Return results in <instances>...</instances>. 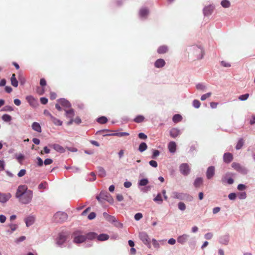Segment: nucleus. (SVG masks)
Wrapping results in <instances>:
<instances>
[{
  "label": "nucleus",
  "instance_id": "f257e3e1",
  "mask_svg": "<svg viewBox=\"0 0 255 255\" xmlns=\"http://www.w3.org/2000/svg\"><path fill=\"white\" fill-rule=\"evenodd\" d=\"M15 197L21 204H28L32 200L33 192L31 190H28L26 185H21L19 186L17 189Z\"/></svg>",
  "mask_w": 255,
  "mask_h": 255
},
{
  "label": "nucleus",
  "instance_id": "f03ea898",
  "mask_svg": "<svg viewBox=\"0 0 255 255\" xmlns=\"http://www.w3.org/2000/svg\"><path fill=\"white\" fill-rule=\"evenodd\" d=\"M188 57L196 60H200L203 58L204 52L201 46L194 45L189 46L186 49Z\"/></svg>",
  "mask_w": 255,
  "mask_h": 255
},
{
  "label": "nucleus",
  "instance_id": "7ed1b4c3",
  "mask_svg": "<svg viewBox=\"0 0 255 255\" xmlns=\"http://www.w3.org/2000/svg\"><path fill=\"white\" fill-rule=\"evenodd\" d=\"M171 196L174 199H178L181 200H186L188 201H191L193 200V197L191 196L184 193H180L175 191L173 192L172 193Z\"/></svg>",
  "mask_w": 255,
  "mask_h": 255
},
{
  "label": "nucleus",
  "instance_id": "20e7f679",
  "mask_svg": "<svg viewBox=\"0 0 255 255\" xmlns=\"http://www.w3.org/2000/svg\"><path fill=\"white\" fill-rule=\"evenodd\" d=\"M73 242L76 244H80L86 240L85 235L80 231H76L73 234Z\"/></svg>",
  "mask_w": 255,
  "mask_h": 255
},
{
  "label": "nucleus",
  "instance_id": "39448f33",
  "mask_svg": "<svg viewBox=\"0 0 255 255\" xmlns=\"http://www.w3.org/2000/svg\"><path fill=\"white\" fill-rule=\"evenodd\" d=\"M232 167L237 171L243 175H246L249 172L247 168L238 163L233 162L232 164Z\"/></svg>",
  "mask_w": 255,
  "mask_h": 255
},
{
  "label": "nucleus",
  "instance_id": "423d86ee",
  "mask_svg": "<svg viewBox=\"0 0 255 255\" xmlns=\"http://www.w3.org/2000/svg\"><path fill=\"white\" fill-rule=\"evenodd\" d=\"M68 218L66 213L58 212L53 216V220L57 223H60L65 221Z\"/></svg>",
  "mask_w": 255,
  "mask_h": 255
},
{
  "label": "nucleus",
  "instance_id": "0eeeda50",
  "mask_svg": "<svg viewBox=\"0 0 255 255\" xmlns=\"http://www.w3.org/2000/svg\"><path fill=\"white\" fill-rule=\"evenodd\" d=\"M139 238L143 243L148 248L150 247V240L147 234L145 232H141L139 233Z\"/></svg>",
  "mask_w": 255,
  "mask_h": 255
},
{
  "label": "nucleus",
  "instance_id": "6e6552de",
  "mask_svg": "<svg viewBox=\"0 0 255 255\" xmlns=\"http://www.w3.org/2000/svg\"><path fill=\"white\" fill-rule=\"evenodd\" d=\"M179 168L180 173L184 176H187L189 174L191 171L189 164L186 163L180 164Z\"/></svg>",
  "mask_w": 255,
  "mask_h": 255
},
{
  "label": "nucleus",
  "instance_id": "1a4fd4ad",
  "mask_svg": "<svg viewBox=\"0 0 255 255\" xmlns=\"http://www.w3.org/2000/svg\"><path fill=\"white\" fill-rule=\"evenodd\" d=\"M67 240V235L64 233H60L56 238V243L60 247H62Z\"/></svg>",
  "mask_w": 255,
  "mask_h": 255
},
{
  "label": "nucleus",
  "instance_id": "9d476101",
  "mask_svg": "<svg viewBox=\"0 0 255 255\" xmlns=\"http://www.w3.org/2000/svg\"><path fill=\"white\" fill-rule=\"evenodd\" d=\"M100 197L103 200H106L111 204L114 203L113 198L111 197L110 194L107 191L101 192Z\"/></svg>",
  "mask_w": 255,
  "mask_h": 255
},
{
  "label": "nucleus",
  "instance_id": "9b49d317",
  "mask_svg": "<svg viewBox=\"0 0 255 255\" xmlns=\"http://www.w3.org/2000/svg\"><path fill=\"white\" fill-rule=\"evenodd\" d=\"M215 173V168L213 166H209L206 171V177L208 179H212Z\"/></svg>",
  "mask_w": 255,
  "mask_h": 255
},
{
  "label": "nucleus",
  "instance_id": "f8f14e48",
  "mask_svg": "<svg viewBox=\"0 0 255 255\" xmlns=\"http://www.w3.org/2000/svg\"><path fill=\"white\" fill-rule=\"evenodd\" d=\"M189 238V235L184 234L178 236L177 239V241L178 243L181 245H184L187 242Z\"/></svg>",
  "mask_w": 255,
  "mask_h": 255
},
{
  "label": "nucleus",
  "instance_id": "ddd939ff",
  "mask_svg": "<svg viewBox=\"0 0 255 255\" xmlns=\"http://www.w3.org/2000/svg\"><path fill=\"white\" fill-rule=\"evenodd\" d=\"M230 175V173H226L222 178L221 181L223 183L227 182L228 184H232L234 181V179L229 177Z\"/></svg>",
  "mask_w": 255,
  "mask_h": 255
},
{
  "label": "nucleus",
  "instance_id": "4468645a",
  "mask_svg": "<svg viewBox=\"0 0 255 255\" xmlns=\"http://www.w3.org/2000/svg\"><path fill=\"white\" fill-rule=\"evenodd\" d=\"M214 8V6L212 5L205 6L203 9L204 15L205 16L210 15L213 13Z\"/></svg>",
  "mask_w": 255,
  "mask_h": 255
},
{
  "label": "nucleus",
  "instance_id": "2eb2a0df",
  "mask_svg": "<svg viewBox=\"0 0 255 255\" xmlns=\"http://www.w3.org/2000/svg\"><path fill=\"white\" fill-rule=\"evenodd\" d=\"M11 197V195L9 193H2L0 192V202L5 203Z\"/></svg>",
  "mask_w": 255,
  "mask_h": 255
},
{
  "label": "nucleus",
  "instance_id": "dca6fc26",
  "mask_svg": "<svg viewBox=\"0 0 255 255\" xmlns=\"http://www.w3.org/2000/svg\"><path fill=\"white\" fill-rule=\"evenodd\" d=\"M149 13L148 9L146 7L141 8L139 12V15L140 18L145 19Z\"/></svg>",
  "mask_w": 255,
  "mask_h": 255
},
{
  "label": "nucleus",
  "instance_id": "f3484780",
  "mask_svg": "<svg viewBox=\"0 0 255 255\" xmlns=\"http://www.w3.org/2000/svg\"><path fill=\"white\" fill-rule=\"evenodd\" d=\"M181 133L180 129L177 128H173L170 131V135L173 138H175Z\"/></svg>",
  "mask_w": 255,
  "mask_h": 255
},
{
  "label": "nucleus",
  "instance_id": "a211bd4d",
  "mask_svg": "<svg viewBox=\"0 0 255 255\" xmlns=\"http://www.w3.org/2000/svg\"><path fill=\"white\" fill-rule=\"evenodd\" d=\"M165 65V61L163 59H158L154 63V66L157 68L163 67Z\"/></svg>",
  "mask_w": 255,
  "mask_h": 255
},
{
  "label": "nucleus",
  "instance_id": "6ab92c4d",
  "mask_svg": "<svg viewBox=\"0 0 255 255\" xmlns=\"http://www.w3.org/2000/svg\"><path fill=\"white\" fill-rule=\"evenodd\" d=\"M224 161L226 163H230L233 158V155L229 152L225 153L223 156Z\"/></svg>",
  "mask_w": 255,
  "mask_h": 255
},
{
  "label": "nucleus",
  "instance_id": "aec40b11",
  "mask_svg": "<svg viewBox=\"0 0 255 255\" xmlns=\"http://www.w3.org/2000/svg\"><path fill=\"white\" fill-rule=\"evenodd\" d=\"M129 133L127 132H115L114 133L106 134H104L103 136H117L119 137H122L124 136H128Z\"/></svg>",
  "mask_w": 255,
  "mask_h": 255
},
{
  "label": "nucleus",
  "instance_id": "412c9836",
  "mask_svg": "<svg viewBox=\"0 0 255 255\" xmlns=\"http://www.w3.org/2000/svg\"><path fill=\"white\" fill-rule=\"evenodd\" d=\"M168 146V149L171 153H174L175 152L176 150V144L174 141H170Z\"/></svg>",
  "mask_w": 255,
  "mask_h": 255
},
{
  "label": "nucleus",
  "instance_id": "4be33fe9",
  "mask_svg": "<svg viewBox=\"0 0 255 255\" xmlns=\"http://www.w3.org/2000/svg\"><path fill=\"white\" fill-rule=\"evenodd\" d=\"M25 222L27 227H29L32 225L34 222V218L32 216L27 217L25 219Z\"/></svg>",
  "mask_w": 255,
  "mask_h": 255
},
{
  "label": "nucleus",
  "instance_id": "5701e85b",
  "mask_svg": "<svg viewBox=\"0 0 255 255\" xmlns=\"http://www.w3.org/2000/svg\"><path fill=\"white\" fill-rule=\"evenodd\" d=\"M32 128L34 131H36L38 132H41V128L40 124L37 122H34L32 123L31 126Z\"/></svg>",
  "mask_w": 255,
  "mask_h": 255
},
{
  "label": "nucleus",
  "instance_id": "b1692460",
  "mask_svg": "<svg viewBox=\"0 0 255 255\" xmlns=\"http://www.w3.org/2000/svg\"><path fill=\"white\" fill-rule=\"evenodd\" d=\"M58 102L63 106L65 108H70L71 104L70 102L65 99H61L58 100Z\"/></svg>",
  "mask_w": 255,
  "mask_h": 255
},
{
  "label": "nucleus",
  "instance_id": "393cba45",
  "mask_svg": "<svg viewBox=\"0 0 255 255\" xmlns=\"http://www.w3.org/2000/svg\"><path fill=\"white\" fill-rule=\"evenodd\" d=\"M65 115L67 118L72 119L74 116L75 113L73 109L65 110Z\"/></svg>",
  "mask_w": 255,
  "mask_h": 255
},
{
  "label": "nucleus",
  "instance_id": "a878e982",
  "mask_svg": "<svg viewBox=\"0 0 255 255\" xmlns=\"http://www.w3.org/2000/svg\"><path fill=\"white\" fill-rule=\"evenodd\" d=\"M229 237L228 235L222 236L220 239V243L223 245H227L229 243Z\"/></svg>",
  "mask_w": 255,
  "mask_h": 255
},
{
  "label": "nucleus",
  "instance_id": "bb28decb",
  "mask_svg": "<svg viewBox=\"0 0 255 255\" xmlns=\"http://www.w3.org/2000/svg\"><path fill=\"white\" fill-rule=\"evenodd\" d=\"M98 175L101 177H104L106 176L105 170L102 167H98Z\"/></svg>",
  "mask_w": 255,
  "mask_h": 255
},
{
  "label": "nucleus",
  "instance_id": "cd10ccee",
  "mask_svg": "<svg viewBox=\"0 0 255 255\" xmlns=\"http://www.w3.org/2000/svg\"><path fill=\"white\" fill-rule=\"evenodd\" d=\"M50 120L56 126H61L62 125V122L61 121L53 116H51Z\"/></svg>",
  "mask_w": 255,
  "mask_h": 255
},
{
  "label": "nucleus",
  "instance_id": "c85d7f7f",
  "mask_svg": "<svg viewBox=\"0 0 255 255\" xmlns=\"http://www.w3.org/2000/svg\"><path fill=\"white\" fill-rule=\"evenodd\" d=\"M168 51V47L166 45L160 46L157 49V52L159 54H163Z\"/></svg>",
  "mask_w": 255,
  "mask_h": 255
},
{
  "label": "nucleus",
  "instance_id": "c756f323",
  "mask_svg": "<svg viewBox=\"0 0 255 255\" xmlns=\"http://www.w3.org/2000/svg\"><path fill=\"white\" fill-rule=\"evenodd\" d=\"M109 238V235L105 234H101L99 236H97V239L99 241H104L108 240Z\"/></svg>",
  "mask_w": 255,
  "mask_h": 255
},
{
  "label": "nucleus",
  "instance_id": "7c9ffc66",
  "mask_svg": "<svg viewBox=\"0 0 255 255\" xmlns=\"http://www.w3.org/2000/svg\"><path fill=\"white\" fill-rule=\"evenodd\" d=\"M10 81H11V84L13 86H14L15 87H17L18 81L16 80V78H15V74H13L12 75V76L10 78Z\"/></svg>",
  "mask_w": 255,
  "mask_h": 255
},
{
  "label": "nucleus",
  "instance_id": "2f4dec72",
  "mask_svg": "<svg viewBox=\"0 0 255 255\" xmlns=\"http://www.w3.org/2000/svg\"><path fill=\"white\" fill-rule=\"evenodd\" d=\"M86 239L93 240L97 238V235L94 232H90L85 235Z\"/></svg>",
  "mask_w": 255,
  "mask_h": 255
},
{
  "label": "nucleus",
  "instance_id": "473e14b6",
  "mask_svg": "<svg viewBox=\"0 0 255 255\" xmlns=\"http://www.w3.org/2000/svg\"><path fill=\"white\" fill-rule=\"evenodd\" d=\"M203 182V179L201 177L197 178L194 182V185L195 187H199Z\"/></svg>",
  "mask_w": 255,
  "mask_h": 255
},
{
  "label": "nucleus",
  "instance_id": "72a5a7b5",
  "mask_svg": "<svg viewBox=\"0 0 255 255\" xmlns=\"http://www.w3.org/2000/svg\"><path fill=\"white\" fill-rule=\"evenodd\" d=\"M153 201L159 204L162 203L163 200L160 193H158L157 196L153 199Z\"/></svg>",
  "mask_w": 255,
  "mask_h": 255
},
{
  "label": "nucleus",
  "instance_id": "f704fd0d",
  "mask_svg": "<svg viewBox=\"0 0 255 255\" xmlns=\"http://www.w3.org/2000/svg\"><path fill=\"white\" fill-rule=\"evenodd\" d=\"M182 119V116L179 114H176L173 117V122L175 123L180 122Z\"/></svg>",
  "mask_w": 255,
  "mask_h": 255
},
{
  "label": "nucleus",
  "instance_id": "c9c22d12",
  "mask_svg": "<svg viewBox=\"0 0 255 255\" xmlns=\"http://www.w3.org/2000/svg\"><path fill=\"white\" fill-rule=\"evenodd\" d=\"M53 148L56 151L60 152H63L64 149L63 147L58 144H54L53 145Z\"/></svg>",
  "mask_w": 255,
  "mask_h": 255
},
{
  "label": "nucleus",
  "instance_id": "e433bc0d",
  "mask_svg": "<svg viewBox=\"0 0 255 255\" xmlns=\"http://www.w3.org/2000/svg\"><path fill=\"white\" fill-rule=\"evenodd\" d=\"M221 4L224 8H229L231 6V2L228 0H223Z\"/></svg>",
  "mask_w": 255,
  "mask_h": 255
},
{
  "label": "nucleus",
  "instance_id": "4c0bfd02",
  "mask_svg": "<svg viewBox=\"0 0 255 255\" xmlns=\"http://www.w3.org/2000/svg\"><path fill=\"white\" fill-rule=\"evenodd\" d=\"M108 121V119L106 117L102 116L97 119V122L101 124H104Z\"/></svg>",
  "mask_w": 255,
  "mask_h": 255
},
{
  "label": "nucleus",
  "instance_id": "58836bf2",
  "mask_svg": "<svg viewBox=\"0 0 255 255\" xmlns=\"http://www.w3.org/2000/svg\"><path fill=\"white\" fill-rule=\"evenodd\" d=\"M148 182V180L147 178H143L139 180L138 184L139 186H146Z\"/></svg>",
  "mask_w": 255,
  "mask_h": 255
},
{
  "label": "nucleus",
  "instance_id": "ea45409f",
  "mask_svg": "<svg viewBox=\"0 0 255 255\" xmlns=\"http://www.w3.org/2000/svg\"><path fill=\"white\" fill-rule=\"evenodd\" d=\"M147 148V146L145 142H141L138 148V150L140 152H142L145 151Z\"/></svg>",
  "mask_w": 255,
  "mask_h": 255
},
{
  "label": "nucleus",
  "instance_id": "a19ab883",
  "mask_svg": "<svg viewBox=\"0 0 255 255\" xmlns=\"http://www.w3.org/2000/svg\"><path fill=\"white\" fill-rule=\"evenodd\" d=\"M244 144V139L243 138H240L238 140L237 144L236 146V149L239 150V149H241L242 147V146H243Z\"/></svg>",
  "mask_w": 255,
  "mask_h": 255
},
{
  "label": "nucleus",
  "instance_id": "79ce46f5",
  "mask_svg": "<svg viewBox=\"0 0 255 255\" xmlns=\"http://www.w3.org/2000/svg\"><path fill=\"white\" fill-rule=\"evenodd\" d=\"M15 158H16V159L17 160L18 162L20 164H22V160L24 158V156L23 154L20 153V154H16L15 155Z\"/></svg>",
  "mask_w": 255,
  "mask_h": 255
},
{
  "label": "nucleus",
  "instance_id": "37998d69",
  "mask_svg": "<svg viewBox=\"0 0 255 255\" xmlns=\"http://www.w3.org/2000/svg\"><path fill=\"white\" fill-rule=\"evenodd\" d=\"M144 118L141 115L137 116L134 120V121L137 123H140L143 121Z\"/></svg>",
  "mask_w": 255,
  "mask_h": 255
},
{
  "label": "nucleus",
  "instance_id": "c03bdc74",
  "mask_svg": "<svg viewBox=\"0 0 255 255\" xmlns=\"http://www.w3.org/2000/svg\"><path fill=\"white\" fill-rule=\"evenodd\" d=\"M2 119L4 122H9L11 120V117L9 115L4 114L2 116Z\"/></svg>",
  "mask_w": 255,
  "mask_h": 255
},
{
  "label": "nucleus",
  "instance_id": "a18cd8bd",
  "mask_svg": "<svg viewBox=\"0 0 255 255\" xmlns=\"http://www.w3.org/2000/svg\"><path fill=\"white\" fill-rule=\"evenodd\" d=\"M196 87L197 90L202 91H204L206 89V86L202 83L197 84Z\"/></svg>",
  "mask_w": 255,
  "mask_h": 255
},
{
  "label": "nucleus",
  "instance_id": "49530a36",
  "mask_svg": "<svg viewBox=\"0 0 255 255\" xmlns=\"http://www.w3.org/2000/svg\"><path fill=\"white\" fill-rule=\"evenodd\" d=\"M192 104L193 106L196 109L199 108L201 105L200 101L198 100H193Z\"/></svg>",
  "mask_w": 255,
  "mask_h": 255
},
{
  "label": "nucleus",
  "instance_id": "de8ad7c7",
  "mask_svg": "<svg viewBox=\"0 0 255 255\" xmlns=\"http://www.w3.org/2000/svg\"><path fill=\"white\" fill-rule=\"evenodd\" d=\"M178 207L181 211H184L186 209V205L183 202H179L178 204Z\"/></svg>",
  "mask_w": 255,
  "mask_h": 255
},
{
  "label": "nucleus",
  "instance_id": "09e8293b",
  "mask_svg": "<svg viewBox=\"0 0 255 255\" xmlns=\"http://www.w3.org/2000/svg\"><path fill=\"white\" fill-rule=\"evenodd\" d=\"M26 99L31 106H33V103L34 101V99L32 96H28L26 97Z\"/></svg>",
  "mask_w": 255,
  "mask_h": 255
},
{
  "label": "nucleus",
  "instance_id": "8fccbe9b",
  "mask_svg": "<svg viewBox=\"0 0 255 255\" xmlns=\"http://www.w3.org/2000/svg\"><path fill=\"white\" fill-rule=\"evenodd\" d=\"M211 95H212V93L211 92H209L205 94H204L201 97V100L202 101H205L207 98H209L211 96Z\"/></svg>",
  "mask_w": 255,
  "mask_h": 255
},
{
  "label": "nucleus",
  "instance_id": "3c124183",
  "mask_svg": "<svg viewBox=\"0 0 255 255\" xmlns=\"http://www.w3.org/2000/svg\"><path fill=\"white\" fill-rule=\"evenodd\" d=\"M47 183L45 181L42 182L39 185H38V189H45L46 188Z\"/></svg>",
  "mask_w": 255,
  "mask_h": 255
},
{
  "label": "nucleus",
  "instance_id": "603ef678",
  "mask_svg": "<svg viewBox=\"0 0 255 255\" xmlns=\"http://www.w3.org/2000/svg\"><path fill=\"white\" fill-rule=\"evenodd\" d=\"M238 197L240 199H245L247 198V194L245 192L239 193Z\"/></svg>",
  "mask_w": 255,
  "mask_h": 255
},
{
  "label": "nucleus",
  "instance_id": "864d4df0",
  "mask_svg": "<svg viewBox=\"0 0 255 255\" xmlns=\"http://www.w3.org/2000/svg\"><path fill=\"white\" fill-rule=\"evenodd\" d=\"M249 97V94H246L239 96V99L241 101H245L248 99Z\"/></svg>",
  "mask_w": 255,
  "mask_h": 255
},
{
  "label": "nucleus",
  "instance_id": "5fc2aeb1",
  "mask_svg": "<svg viewBox=\"0 0 255 255\" xmlns=\"http://www.w3.org/2000/svg\"><path fill=\"white\" fill-rule=\"evenodd\" d=\"M142 217L143 215L141 213H137L135 214L134 218L136 221H139L142 218Z\"/></svg>",
  "mask_w": 255,
  "mask_h": 255
},
{
  "label": "nucleus",
  "instance_id": "6e6d98bb",
  "mask_svg": "<svg viewBox=\"0 0 255 255\" xmlns=\"http://www.w3.org/2000/svg\"><path fill=\"white\" fill-rule=\"evenodd\" d=\"M107 220L109 222L114 223L115 222H116V218L113 216L110 215Z\"/></svg>",
  "mask_w": 255,
  "mask_h": 255
},
{
  "label": "nucleus",
  "instance_id": "4d7b16f0",
  "mask_svg": "<svg viewBox=\"0 0 255 255\" xmlns=\"http://www.w3.org/2000/svg\"><path fill=\"white\" fill-rule=\"evenodd\" d=\"M36 160L37 161V164L38 166L41 167L43 165V161L40 157H37Z\"/></svg>",
  "mask_w": 255,
  "mask_h": 255
},
{
  "label": "nucleus",
  "instance_id": "13d9d810",
  "mask_svg": "<svg viewBox=\"0 0 255 255\" xmlns=\"http://www.w3.org/2000/svg\"><path fill=\"white\" fill-rule=\"evenodd\" d=\"M213 236V233H212L211 232H209V233H206L205 235L204 238L206 240H210V239H211L212 238Z\"/></svg>",
  "mask_w": 255,
  "mask_h": 255
},
{
  "label": "nucleus",
  "instance_id": "bf43d9fd",
  "mask_svg": "<svg viewBox=\"0 0 255 255\" xmlns=\"http://www.w3.org/2000/svg\"><path fill=\"white\" fill-rule=\"evenodd\" d=\"M152 244L154 248H157V249L159 248L160 246L158 243V242L157 241H156L155 239H153L152 240Z\"/></svg>",
  "mask_w": 255,
  "mask_h": 255
},
{
  "label": "nucleus",
  "instance_id": "052dcab7",
  "mask_svg": "<svg viewBox=\"0 0 255 255\" xmlns=\"http://www.w3.org/2000/svg\"><path fill=\"white\" fill-rule=\"evenodd\" d=\"M9 227L10 228V233L11 234L13 233L14 231H15L17 229V225L15 224H10L9 225Z\"/></svg>",
  "mask_w": 255,
  "mask_h": 255
},
{
  "label": "nucleus",
  "instance_id": "680f3d73",
  "mask_svg": "<svg viewBox=\"0 0 255 255\" xmlns=\"http://www.w3.org/2000/svg\"><path fill=\"white\" fill-rule=\"evenodd\" d=\"M221 64L222 66L224 67H230L231 66V64L225 61H221Z\"/></svg>",
  "mask_w": 255,
  "mask_h": 255
},
{
  "label": "nucleus",
  "instance_id": "e2e57ef3",
  "mask_svg": "<svg viewBox=\"0 0 255 255\" xmlns=\"http://www.w3.org/2000/svg\"><path fill=\"white\" fill-rule=\"evenodd\" d=\"M237 189L240 191H243L246 189V186L244 184H240L238 185Z\"/></svg>",
  "mask_w": 255,
  "mask_h": 255
},
{
  "label": "nucleus",
  "instance_id": "0e129e2a",
  "mask_svg": "<svg viewBox=\"0 0 255 255\" xmlns=\"http://www.w3.org/2000/svg\"><path fill=\"white\" fill-rule=\"evenodd\" d=\"M26 173V170L25 169H21L17 174V176L19 177L24 176Z\"/></svg>",
  "mask_w": 255,
  "mask_h": 255
},
{
  "label": "nucleus",
  "instance_id": "69168bd1",
  "mask_svg": "<svg viewBox=\"0 0 255 255\" xmlns=\"http://www.w3.org/2000/svg\"><path fill=\"white\" fill-rule=\"evenodd\" d=\"M236 194L235 193H230L228 195L229 198L231 200H234L236 198Z\"/></svg>",
  "mask_w": 255,
  "mask_h": 255
},
{
  "label": "nucleus",
  "instance_id": "338daca9",
  "mask_svg": "<svg viewBox=\"0 0 255 255\" xmlns=\"http://www.w3.org/2000/svg\"><path fill=\"white\" fill-rule=\"evenodd\" d=\"M53 162V160L51 159L50 158H47L45 159L44 161L43 162L44 164L45 165H49L51 164Z\"/></svg>",
  "mask_w": 255,
  "mask_h": 255
},
{
  "label": "nucleus",
  "instance_id": "774afa93",
  "mask_svg": "<svg viewBox=\"0 0 255 255\" xmlns=\"http://www.w3.org/2000/svg\"><path fill=\"white\" fill-rule=\"evenodd\" d=\"M96 217V213L94 212H91L89 214L88 216V218L89 220H93Z\"/></svg>",
  "mask_w": 255,
  "mask_h": 255
}]
</instances>
